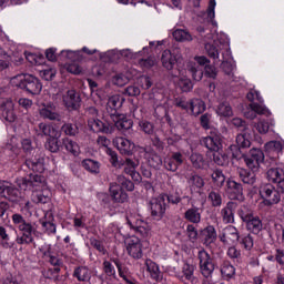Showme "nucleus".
Wrapping results in <instances>:
<instances>
[{
    "label": "nucleus",
    "instance_id": "1",
    "mask_svg": "<svg viewBox=\"0 0 284 284\" xmlns=\"http://www.w3.org/2000/svg\"><path fill=\"white\" fill-rule=\"evenodd\" d=\"M10 84L13 88H20V90H26L28 94H41L43 90V84L39 81V78L32 74H18L10 80Z\"/></svg>",
    "mask_w": 284,
    "mask_h": 284
},
{
    "label": "nucleus",
    "instance_id": "2",
    "mask_svg": "<svg viewBox=\"0 0 284 284\" xmlns=\"http://www.w3.org/2000/svg\"><path fill=\"white\" fill-rule=\"evenodd\" d=\"M18 185L20 190H23L24 192L31 191V192H39V190H43L44 187H48L45 184V178L41 176L39 174H29L28 178L21 179L18 182Z\"/></svg>",
    "mask_w": 284,
    "mask_h": 284
},
{
    "label": "nucleus",
    "instance_id": "3",
    "mask_svg": "<svg viewBox=\"0 0 284 284\" xmlns=\"http://www.w3.org/2000/svg\"><path fill=\"white\" fill-rule=\"evenodd\" d=\"M0 199L17 203L19 201V189L6 180H0Z\"/></svg>",
    "mask_w": 284,
    "mask_h": 284
},
{
    "label": "nucleus",
    "instance_id": "4",
    "mask_svg": "<svg viewBox=\"0 0 284 284\" xmlns=\"http://www.w3.org/2000/svg\"><path fill=\"white\" fill-rule=\"evenodd\" d=\"M18 230L22 234L16 239L18 245H30V243H34V237H32V234L37 232V229L32 226V223L27 222L26 224H22Z\"/></svg>",
    "mask_w": 284,
    "mask_h": 284
},
{
    "label": "nucleus",
    "instance_id": "5",
    "mask_svg": "<svg viewBox=\"0 0 284 284\" xmlns=\"http://www.w3.org/2000/svg\"><path fill=\"white\" fill-rule=\"evenodd\" d=\"M151 214L154 219H163L165 214V210H168V204L165 203V195H160L158 197H153L150 201Z\"/></svg>",
    "mask_w": 284,
    "mask_h": 284
},
{
    "label": "nucleus",
    "instance_id": "6",
    "mask_svg": "<svg viewBox=\"0 0 284 284\" xmlns=\"http://www.w3.org/2000/svg\"><path fill=\"white\" fill-rule=\"evenodd\" d=\"M126 252L132 258H142L143 257V243L141 239L136 236H131L126 240Z\"/></svg>",
    "mask_w": 284,
    "mask_h": 284
},
{
    "label": "nucleus",
    "instance_id": "7",
    "mask_svg": "<svg viewBox=\"0 0 284 284\" xmlns=\"http://www.w3.org/2000/svg\"><path fill=\"white\" fill-rule=\"evenodd\" d=\"M128 225L131 230H134L136 234L142 236V239H148L150 236V224L143 220L128 217Z\"/></svg>",
    "mask_w": 284,
    "mask_h": 284
},
{
    "label": "nucleus",
    "instance_id": "8",
    "mask_svg": "<svg viewBox=\"0 0 284 284\" xmlns=\"http://www.w3.org/2000/svg\"><path fill=\"white\" fill-rule=\"evenodd\" d=\"M0 114H2L6 121L14 123L17 121V113H14V102L10 99L0 100Z\"/></svg>",
    "mask_w": 284,
    "mask_h": 284
},
{
    "label": "nucleus",
    "instance_id": "9",
    "mask_svg": "<svg viewBox=\"0 0 284 284\" xmlns=\"http://www.w3.org/2000/svg\"><path fill=\"white\" fill-rule=\"evenodd\" d=\"M219 239L224 245H234V243L239 242V230L233 225H229L222 230Z\"/></svg>",
    "mask_w": 284,
    "mask_h": 284
},
{
    "label": "nucleus",
    "instance_id": "10",
    "mask_svg": "<svg viewBox=\"0 0 284 284\" xmlns=\"http://www.w3.org/2000/svg\"><path fill=\"white\" fill-rule=\"evenodd\" d=\"M88 128L91 132H103V134H112V126L103 123L99 118H89Z\"/></svg>",
    "mask_w": 284,
    "mask_h": 284
},
{
    "label": "nucleus",
    "instance_id": "11",
    "mask_svg": "<svg viewBox=\"0 0 284 284\" xmlns=\"http://www.w3.org/2000/svg\"><path fill=\"white\" fill-rule=\"evenodd\" d=\"M267 179L272 183H277L278 187L282 189V192H284V171L280 168H271L266 172Z\"/></svg>",
    "mask_w": 284,
    "mask_h": 284
},
{
    "label": "nucleus",
    "instance_id": "12",
    "mask_svg": "<svg viewBox=\"0 0 284 284\" xmlns=\"http://www.w3.org/2000/svg\"><path fill=\"white\" fill-rule=\"evenodd\" d=\"M225 192L229 194L230 199L239 200L243 196V185L234 180H229L226 182Z\"/></svg>",
    "mask_w": 284,
    "mask_h": 284
},
{
    "label": "nucleus",
    "instance_id": "13",
    "mask_svg": "<svg viewBox=\"0 0 284 284\" xmlns=\"http://www.w3.org/2000/svg\"><path fill=\"white\" fill-rule=\"evenodd\" d=\"M110 195L115 203H125L128 201V193L121 189V185L111 183L109 189Z\"/></svg>",
    "mask_w": 284,
    "mask_h": 284
},
{
    "label": "nucleus",
    "instance_id": "14",
    "mask_svg": "<svg viewBox=\"0 0 284 284\" xmlns=\"http://www.w3.org/2000/svg\"><path fill=\"white\" fill-rule=\"evenodd\" d=\"M113 145L121 152V154H132L134 150V143L125 138H115L113 140Z\"/></svg>",
    "mask_w": 284,
    "mask_h": 284
},
{
    "label": "nucleus",
    "instance_id": "15",
    "mask_svg": "<svg viewBox=\"0 0 284 284\" xmlns=\"http://www.w3.org/2000/svg\"><path fill=\"white\" fill-rule=\"evenodd\" d=\"M81 102V99L77 94V91L69 90L63 95V103L68 110H77L79 108V103Z\"/></svg>",
    "mask_w": 284,
    "mask_h": 284
},
{
    "label": "nucleus",
    "instance_id": "16",
    "mask_svg": "<svg viewBox=\"0 0 284 284\" xmlns=\"http://www.w3.org/2000/svg\"><path fill=\"white\" fill-rule=\"evenodd\" d=\"M24 168L32 170V172H43L45 170L44 160L41 155H36L34 158L27 159L24 162Z\"/></svg>",
    "mask_w": 284,
    "mask_h": 284
},
{
    "label": "nucleus",
    "instance_id": "17",
    "mask_svg": "<svg viewBox=\"0 0 284 284\" xmlns=\"http://www.w3.org/2000/svg\"><path fill=\"white\" fill-rule=\"evenodd\" d=\"M139 164L131 159H126L123 163L120 162V168H124V174H129L133 181H139L141 175L136 172Z\"/></svg>",
    "mask_w": 284,
    "mask_h": 284
},
{
    "label": "nucleus",
    "instance_id": "18",
    "mask_svg": "<svg viewBox=\"0 0 284 284\" xmlns=\"http://www.w3.org/2000/svg\"><path fill=\"white\" fill-rule=\"evenodd\" d=\"M239 207L236 202H227L226 205L221 210V216L223 223H233L234 222V212Z\"/></svg>",
    "mask_w": 284,
    "mask_h": 284
},
{
    "label": "nucleus",
    "instance_id": "19",
    "mask_svg": "<svg viewBox=\"0 0 284 284\" xmlns=\"http://www.w3.org/2000/svg\"><path fill=\"white\" fill-rule=\"evenodd\" d=\"M176 53H172L170 50H164L161 55V62L165 70H174V65H176Z\"/></svg>",
    "mask_w": 284,
    "mask_h": 284
},
{
    "label": "nucleus",
    "instance_id": "20",
    "mask_svg": "<svg viewBox=\"0 0 284 284\" xmlns=\"http://www.w3.org/2000/svg\"><path fill=\"white\" fill-rule=\"evenodd\" d=\"M203 143L207 150H211L212 152H219V150H221V135L211 133V135L203 139Z\"/></svg>",
    "mask_w": 284,
    "mask_h": 284
},
{
    "label": "nucleus",
    "instance_id": "21",
    "mask_svg": "<svg viewBox=\"0 0 284 284\" xmlns=\"http://www.w3.org/2000/svg\"><path fill=\"white\" fill-rule=\"evenodd\" d=\"M53 221L54 216H52V212H47L44 215V220L40 221L43 232L45 234H57V224H54Z\"/></svg>",
    "mask_w": 284,
    "mask_h": 284
},
{
    "label": "nucleus",
    "instance_id": "22",
    "mask_svg": "<svg viewBox=\"0 0 284 284\" xmlns=\"http://www.w3.org/2000/svg\"><path fill=\"white\" fill-rule=\"evenodd\" d=\"M102 270L106 276L104 280H102V284H112V280L116 278V270L114 268V265H112V262L105 260L102 263Z\"/></svg>",
    "mask_w": 284,
    "mask_h": 284
},
{
    "label": "nucleus",
    "instance_id": "23",
    "mask_svg": "<svg viewBox=\"0 0 284 284\" xmlns=\"http://www.w3.org/2000/svg\"><path fill=\"white\" fill-rule=\"evenodd\" d=\"M124 101H125V99H123V97H121L119 94L112 95L111 98H109V101L106 103V109L111 110L110 111L111 114L113 116H115L116 110H121Z\"/></svg>",
    "mask_w": 284,
    "mask_h": 284
},
{
    "label": "nucleus",
    "instance_id": "24",
    "mask_svg": "<svg viewBox=\"0 0 284 284\" xmlns=\"http://www.w3.org/2000/svg\"><path fill=\"white\" fill-rule=\"evenodd\" d=\"M73 277L80 283H88L92 278V272L87 266H78L73 271Z\"/></svg>",
    "mask_w": 284,
    "mask_h": 284
},
{
    "label": "nucleus",
    "instance_id": "25",
    "mask_svg": "<svg viewBox=\"0 0 284 284\" xmlns=\"http://www.w3.org/2000/svg\"><path fill=\"white\" fill-rule=\"evenodd\" d=\"M114 125L120 132H125V130H131L133 122L125 115H113Z\"/></svg>",
    "mask_w": 284,
    "mask_h": 284
},
{
    "label": "nucleus",
    "instance_id": "26",
    "mask_svg": "<svg viewBox=\"0 0 284 284\" xmlns=\"http://www.w3.org/2000/svg\"><path fill=\"white\" fill-rule=\"evenodd\" d=\"M202 236L204 240V245L210 246L212 243H216L217 234H216V229L212 225L206 226L202 231Z\"/></svg>",
    "mask_w": 284,
    "mask_h": 284
},
{
    "label": "nucleus",
    "instance_id": "27",
    "mask_svg": "<svg viewBox=\"0 0 284 284\" xmlns=\"http://www.w3.org/2000/svg\"><path fill=\"white\" fill-rule=\"evenodd\" d=\"M39 130L42 132L44 136H49L50 139H60L61 138V132L54 128L52 124L48 123H40L39 124Z\"/></svg>",
    "mask_w": 284,
    "mask_h": 284
},
{
    "label": "nucleus",
    "instance_id": "28",
    "mask_svg": "<svg viewBox=\"0 0 284 284\" xmlns=\"http://www.w3.org/2000/svg\"><path fill=\"white\" fill-rule=\"evenodd\" d=\"M239 176L242 183H244L245 185H256V172H250L245 169H239Z\"/></svg>",
    "mask_w": 284,
    "mask_h": 284
},
{
    "label": "nucleus",
    "instance_id": "29",
    "mask_svg": "<svg viewBox=\"0 0 284 284\" xmlns=\"http://www.w3.org/2000/svg\"><path fill=\"white\" fill-rule=\"evenodd\" d=\"M40 116L42 119H48L49 121H61V115L52 105H47L40 109Z\"/></svg>",
    "mask_w": 284,
    "mask_h": 284
},
{
    "label": "nucleus",
    "instance_id": "30",
    "mask_svg": "<svg viewBox=\"0 0 284 284\" xmlns=\"http://www.w3.org/2000/svg\"><path fill=\"white\" fill-rule=\"evenodd\" d=\"M245 224L246 229L248 232H252V234H258L263 230V221L256 215L246 221Z\"/></svg>",
    "mask_w": 284,
    "mask_h": 284
},
{
    "label": "nucleus",
    "instance_id": "31",
    "mask_svg": "<svg viewBox=\"0 0 284 284\" xmlns=\"http://www.w3.org/2000/svg\"><path fill=\"white\" fill-rule=\"evenodd\" d=\"M184 219L189 221V223L199 224L201 223V209L194 206L185 211Z\"/></svg>",
    "mask_w": 284,
    "mask_h": 284
},
{
    "label": "nucleus",
    "instance_id": "32",
    "mask_svg": "<svg viewBox=\"0 0 284 284\" xmlns=\"http://www.w3.org/2000/svg\"><path fill=\"white\" fill-rule=\"evenodd\" d=\"M190 110L193 116H199V114L205 112V102L201 99H193L190 101Z\"/></svg>",
    "mask_w": 284,
    "mask_h": 284
},
{
    "label": "nucleus",
    "instance_id": "33",
    "mask_svg": "<svg viewBox=\"0 0 284 284\" xmlns=\"http://www.w3.org/2000/svg\"><path fill=\"white\" fill-rule=\"evenodd\" d=\"M50 196H52V192L49 191L48 186L44 189H40L38 193L33 195V201L36 203H50Z\"/></svg>",
    "mask_w": 284,
    "mask_h": 284
},
{
    "label": "nucleus",
    "instance_id": "34",
    "mask_svg": "<svg viewBox=\"0 0 284 284\" xmlns=\"http://www.w3.org/2000/svg\"><path fill=\"white\" fill-rule=\"evenodd\" d=\"M62 145L67 152H70V154H73V156H79L81 153V149L79 148V144L69 138H64L62 140Z\"/></svg>",
    "mask_w": 284,
    "mask_h": 284
},
{
    "label": "nucleus",
    "instance_id": "35",
    "mask_svg": "<svg viewBox=\"0 0 284 284\" xmlns=\"http://www.w3.org/2000/svg\"><path fill=\"white\" fill-rule=\"evenodd\" d=\"M194 265L184 263L182 266V273L186 281H190V283H199V280L194 276Z\"/></svg>",
    "mask_w": 284,
    "mask_h": 284
},
{
    "label": "nucleus",
    "instance_id": "36",
    "mask_svg": "<svg viewBox=\"0 0 284 284\" xmlns=\"http://www.w3.org/2000/svg\"><path fill=\"white\" fill-rule=\"evenodd\" d=\"M82 168H84V170L91 174H99L101 164L92 159H87L82 162Z\"/></svg>",
    "mask_w": 284,
    "mask_h": 284
},
{
    "label": "nucleus",
    "instance_id": "37",
    "mask_svg": "<svg viewBox=\"0 0 284 284\" xmlns=\"http://www.w3.org/2000/svg\"><path fill=\"white\" fill-rule=\"evenodd\" d=\"M187 183L191 190H201V187L205 186V180H203L199 174H192L187 179Z\"/></svg>",
    "mask_w": 284,
    "mask_h": 284
},
{
    "label": "nucleus",
    "instance_id": "38",
    "mask_svg": "<svg viewBox=\"0 0 284 284\" xmlns=\"http://www.w3.org/2000/svg\"><path fill=\"white\" fill-rule=\"evenodd\" d=\"M172 34L173 39H175V41H180L181 43L192 41V34L186 29H175Z\"/></svg>",
    "mask_w": 284,
    "mask_h": 284
},
{
    "label": "nucleus",
    "instance_id": "39",
    "mask_svg": "<svg viewBox=\"0 0 284 284\" xmlns=\"http://www.w3.org/2000/svg\"><path fill=\"white\" fill-rule=\"evenodd\" d=\"M221 274L224 278H232L234 274H236V268L234 265L227 261H223L222 265L220 266Z\"/></svg>",
    "mask_w": 284,
    "mask_h": 284
},
{
    "label": "nucleus",
    "instance_id": "40",
    "mask_svg": "<svg viewBox=\"0 0 284 284\" xmlns=\"http://www.w3.org/2000/svg\"><path fill=\"white\" fill-rule=\"evenodd\" d=\"M264 205L272 207V205H278L281 203V192L273 190L272 193L263 200Z\"/></svg>",
    "mask_w": 284,
    "mask_h": 284
},
{
    "label": "nucleus",
    "instance_id": "41",
    "mask_svg": "<svg viewBox=\"0 0 284 284\" xmlns=\"http://www.w3.org/2000/svg\"><path fill=\"white\" fill-rule=\"evenodd\" d=\"M130 79H132V75L130 74L118 73L112 78L111 83L118 85V88H123V85L130 83Z\"/></svg>",
    "mask_w": 284,
    "mask_h": 284
},
{
    "label": "nucleus",
    "instance_id": "42",
    "mask_svg": "<svg viewBox=\"0 0 284 284\" xmlns=\"http://www.w3.org/2000/svg\"><path fill=\"white\" fill-rule=\"evenodd\" d=\"M145 266L154 281H159V278H161V271L159 270V265H156V263H154L152 260H146Z\"/></svg>",
    "mask_w": 284,
    "mask_h": 284
},
{
    "label": "nucleus",
    "instance_id": "43",
    "mask_svg": "<svg viewBox=\"0 0 284 284\" xmlns=\"http://www.w3.org/2000/svg\"><path fill=\"white\" fill-rule=\"evenodd\" d=\"M146 159H148L149 165L154 170H159V168L163 165V159H161V155L154 152L148 153Z\"/></svg>",
    "mask_w": 284,
    "mask_h": 284
},
{
    "label": "nucleus",
    "instance_id": "44",
    "mask_svg": "<svg viewBox=\"0 0 284 284\" xmlns=\"http://www.w3.org/2000/svg\"><path fill=\"white\" fill-rule=\"evenodd\" d=\"M190 161L195 170H203L205 168V159L200 153H192Z\"/></svg>",
    "mask_w": 284,
    "mask_h": 284
},
{
    "label": "nucleus",
    "instance_id": "45",
    "mask_svg": "<svg viewBox=\"0 0 284 284\" xmlns=\"http://www.w3.org/2000/svg\"><path fill=\"white\" fill-rule=\"evenodd\" d=\"M213 161L216 163V165H221L222 168H225L230 165V158L225 153H221L219 151H215L213 154Z\"/></svg>",
    "mask_w": 284,
    "mask_h": 284
},
{
    "label": "nucleus",
    "instance_id": "46",
    "mask_svg": "<svg viewBox=\"0 0 284 284\" xmlns=\"http://www.w3.org/2000/svg\"><path fill=\"white\" fill-rule=\"evenodd\" d=\"M250 108L255 114H260L263 116H272V111H270V109H267V106L265 105L258 103H251Z\"/></svg>",
    "mask_w": 284,
    "mask_h": 284
},
{
    "label": "nucleus",
    "instance_id": "47",
    "mask_svg": "<svg viewBox=\"0 0 284 284\" xmlns=\"http://www.w3.org/2000/svg\"><path fill=\"white\" fill-rule=\"evenodd\" d=\"M207 199L213 207H221L223 203V197L219 191H211Z\"/></svg>",
    "mask_w": 284,
    "mask_h": 284
},
{
    "label": "nucleus",
    "instance_id": "48",
    "mask_svg": "<svg viewBox=\"0 0 284 284\" xmlns=\"http://www.w3.org/2000/svg\"><path fill=\"white\" fill-rule=\"evenodd\" d=\"M61 131L67 136H77L79 134V126L77 124H72V123H64L61 126Z\"/></svg>",
    "mask_w": 284,
    "mask_h": 284
},
{
    "label": "nucleus",
    "instance_id": "49",
    "mask_svg": "<svg viewBox=\"0 0 284 284\" xmlns=\"http://www.w3.org/2000/svg\"><path fill=\"white\" fill-rule=\"evenodd\" d=\"M211 179L214 185H216V187H221L222 185H225V174H223V171L221 170H215L212 173Z\"/></svg>",
    "mask_w": 284,
    "mask_h": 284
},
{
    "label": "nucleus",
    "instance_id": "50",
    "mask_svg": "<svg viewBox=\"0 0 284 284\" xmlns=\"http://www.w3.org/2000/svg\"><path fill=\"white\" fill-rule=\"evenodd\" d=\"M112 263H114L115 267L118 268L120 278H125L129 275L130 270L128 266H124L123 263H121V260L114 257L111 260Z\"/></svg>",
    "mask_w": 284,
    "mask_h": 284
},
{
    "label": "nucleus",
    "instance_id": "51",
    "mask_svg": "<svg viewBox=\"0 0 284 284\" xmlns=\"http://www.w3.org/2000/svg\"><path fill=\"white\" fill-rule=\"evenodd\" d=\"M197 258H199V265H214V262H212V257L210 256V253H207L205 250L199 251Z\"/></svg>",
    "mask_w": 284,
    "mask_h": 284
},
{
    "label": "nucleus",
    "instance_id": "52",
    "mask_svg": "<svg viewBox=\"0 0 284 284\" xmlns=\"http://www.w3.org/2000/svg\"><path fill=\"white\" fill-rule=\"evenodd\" d=\"M216 113L219 116H232L234 112L232 111V106L227 102H223L217 106Z\"/></svg>",
    "mask_w": 284,
    "mask_h": 284
},
{
    "label": "nucleus",
    "instance_id": "53",
    "mask_svg": "<svg viewBox=\"0 0 284 284\" xmlns=\"http://www.w3.org/2000/svg\"><path fill=\"white\" fill-rule=\"evenodd\" d=\"M239 216L242 219L243 223H246V221H250L252 217H254V211H252V209L248 206H241L239 210Z\"/></svg>",
    "mask_w": 284,
    "mask_h": 284
},
{
    "label": "nucleus",
    "instance_id": "54",
    "mask_svg": "<svg viewBox=\"0 0 284 284\" xmlns=\"http://www.w3.org/2000/svg\"><path fill=\"white\" fill-rule=\"evenodd\" d=\"M236 143L240 148H250L252 142L250 141V134L247 133H240L236 136Z\"/></svg>",
    "mask_w": 284,
    "mask_h": 284
},
{
    "label": "nucleus",
    "instance_id": "55",
    "mask_svg": "<svg viewBox=\"0 0 284 284\" xmlns=\"http://www.w3.org/2000/svg\"><path fill=\"white\" fill-rule=\"evenodd\" d=\"M248 158L253 159V161H256L257 163L262 164L263 161H265V153L261 149H252L250 151Z\"/></svg>",
    "mask_w": 284,
    "mask_h": 284
},
{
    "label": "nucleus",
    "instance_id": "56",
    "mask_svg": "<svg viewBox=\"0 0 284 284\" xmlns=\"http://www.w3.org/2000/svg\"><path fill=\"white\" fill-rule=\"evenodd\" d=\"M116 181H118L119 185L124 187V190H128V192H133L134 183L132 181L125 179V176H123V175H118Z\"/></svg>",
    "mask_w": 284,
    "mask_h": 284
},
{
    "label": "nucleus",
    "instance_id": "57",
    "mask_svg": "<svg viewBox=\"0 0 284 284\" xmlns=\"http://www.w3.org/2000/svg\"><path fill=\"white\" fill-rule=\"evenodd\" d=\"M138 63L140 68L150 70V68H154V65H156L158 61L155 57H149L146 59H140Z\"/></svg>",
    "mask_w": 284,
    "mask_h": 284
},
{
    "label": "nucleus",
    "instance_id": "58",
    "mask_svg": "<svg viewBox=\"0 0 284 284\" xmlns=\"http://www.w3.org/2000/svg\"><path fill=\"white\" fill-rule=\"evenodd\" d=\"M59 138H49L44 144L45 150L49 152H58L59 151Z\"/></svg>",
    "mask_w": 284,
    "mask_h": 284
},
{
    "label": "nucleus",
    "instance_id": "59",
    "mask_svg": "<svg viewBox=\"0 0 284 284\" xmlns=\"http://www.w3.org/2000/svg\"><path fill=\"white\" fill-rule=\"evenodd\" d=\"M273 190H276V187H274V185L270 183H264L260 186V195L263 199V201L271 195Z\"/></svg>",
    "mask_w": 284,
    "mask_h": 284
},
{
    "label": "nucleus",
    "instance_id": "60",
    "mask_svg": "<svg viewBox=\"0 0 284 284\" xmlns=\"http://www.w3.org/2000/svg\"><path fill=\"white\" fill-rule=\"evenodd\" d=\"M254 128L260 134H267V132H270V122L260 119L257 123L254 124Z\"/></svg>",
    "mask_w": 284,
    "mask_h": 284
},
{
    "label": "nucleus",
    "instance_id": "61",
    "mask_svg": "<svg viewBox=\"0 0 284 284\" xmlns=\"http://www.w3.org/2000/svg\"><path fill=\"white\" fill-rule=\"evenodd\" d=\"M266 152H281L283 150V143L281 141H271L265 144Z\"/></svg>",
    "mask_w": 284,
    "mask_h": 284
},
{
    "label": "nucleus",
    "instance_id": "62",
    "mask_svg": "<svg viewBox=\"0 0 284 284\" xmlns=\"http://www.w3.org/2000/svg\"><path fill=\"white\" fill-rule=\"evenodd\" d=\"M178 84L181 88L182 92H191V90L194 88V84H192V80L187 78H181Z\"/></svg>",
    "mask_w": 284,
    "mask_h": 284
},
{
    "label": "nucleus",
    "instance_id": "63",
    "mask_svg": "<svg viewBox=\"0 0 284 284\" xmlns=\"http://www.w3.org/2000/svg\"><path fill=\"white\" fill-rule=\"evenodd\" d=\"M244 162L252 172H258V170H261V163L250 156L244 158Z\"/></svg>",
    "mask_w": 284,
    "mask_h": 284
},
{
    "label": "nucleus",
    "instance_id": "64",
    "mask_svg": "<svg viewBox=\"0 0 284 284\" xmlns=\"http://www.w3.org/2000/svg\"><path fill=\"white\" fill-rule=\"evenodd\" d=\"M214 265H200V272L204 278H212V274H214Z\"/></svg>",
    "mask_w": 284,
    "mask_h": 284
}]
</instances>
